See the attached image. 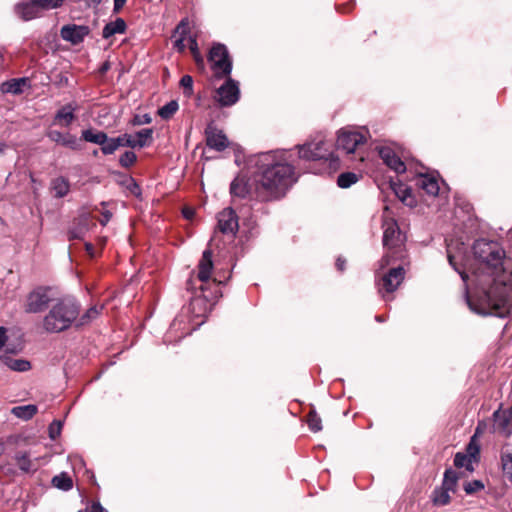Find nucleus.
Returning a JSON list of instances; mask_svg holds the SVG:
<instances>
[{
  "label": "nucleus",
  "mask_w": 512,
  "mask_h": 512,
  "mask_svg": "<svg viewBox=\"0 0 512 512\" xmlns=\"http://www.w3.org/2000/svg\"><path fill=\"white\" fill-rule=\"evenodd\" d=\"M37 459L38 458L32 459L28 451H17L13 456L15 464L23 473L36 472L38 469V465L36 464Z\"/></svg>",
  "instance_id": "f3484780"
},
{
  "label": "nucleus",
  "mask_w": 512,
  "mask_h": 512,
  "mask_svg": "<svg viewBox=\"0 0 512 512\" xmlns=\"http://www.w3.org/2000/svg\"><path fill=\"white\" fill-rule=\"evenodd\" d=\"M37 406L36 405H24V406H17L12 409V414L16 416L17 418L23 419V420H29L31 419L36 413H37Z\"/></svg>",
  "instance_id": "cd10ccee"
},
{
  "label": "nucleus",
  "mask_w": 512,
  "mask_h": 512,
  "mask_svg": "<svg viewBox=\"0 0 512 512\" xmlns=\"http://www.w3.org/2000/svg\"><path fill=\"white\" fill-rule=\"evenodd\" d=\"M383 246L385 255L380 261L381 268L388 266L393 260L403 257V245L405 236L400 231L395 219L384 217L383 220Z\"/></svg>",
  "instance_id": "20e7f679"
},
{
  "label": "nucleus",
  "mask_w": 512,
  "mask_h": 512,
  "mask_svg": "<svg viewBox=\"0 0 512 512\" xmlns=\"http://www.w3.org/2000/svg\"><path fill=\"white\" fill-rule=\"evenodd\" d=\"M227 80L217 90L215 100L222 107H229L236 104L240 97L239 83L227 76Z\"/></svg>",
  "instance_id": "1a4fd4ad"
},
{
  "label": "nucleus",
  "mask_w": 512,
  "mask_h": 512,
  "mask_svg": "<svg viewBox=\"0 0 512 512\" xmlns=\"http://www.w3.org/2000/svg\"><path fill=\"white\" fill-rule=\"evenodd\" d=\"M451 491L448 489H445L443 487L436 488L433 491L432 501L434 505L437 506H444L447 505L450 502V493Z\"/></svg>",
  "instance_id": "c85d7f7f"
},
{
  "label": "nucleus",
  "mask_w": 512,
  "mask_h": 512,
  "mask_svg": "<svg viewBox=\"0 0 512 512\" xmlns=\"http://www.w3.org/2000/svg\"><path fill=\"white\" fill-rule=\"evenodd\" d=\"M52 484L61 490L68 491L72 488L73 482L72 479L66 474L61 473L52 478Z\"/></svg>",
  "instance_id": "473e14b6"
},
{
  "label": "nucleus",
  "mask_w": 512,
  "mask_h": 512,
  "mask_svg": "<svg viewBox=\"0 0 512 512\" xmlns=\"http://www.w3.org/2000/svg\"><path fill=\"white\" fill-rule=\"evenodd\" d=\"M1 361L11 370L26 372L31 369V363L25 359H15L8 355L1 356Z\"/></svg>",
  "instance_id": "bb28decb"
},
{
  "label": "nucleus",
  "mask_w": 512,
  "mask_h": 512,
  "mask_svg": "<svg viewBox=\"0 0 512 512\" xmlns=\"http://www.w3.org/2000/svg\"><path fill=\"white\" fill-rule=\"evenodd\" d=\"M307 424L312 432H319L322 430V420L314 409L308 414Z\"/></svg>",
  "instance_id": "58836bf2"
},
{
  "label": "nucleus",
  "mask_w": 512,
  "mask_h": 512,
  "mask_svg": "<svg viewBox=\"0 0 512 512\" xmlns=\"http://www.w3.org/2000/svg\"><path fill=\"white\" fill-rule=\"evenodd\" d=\"M127 0H114L113 12L119 13Z\"/></svg>",
  "instance_id": "3c124183"
},
{
  "label": "nucleus",
  "mask_w": 512,
  "mask_h": 512,
  "mask_svg": "<svg viewBox=\"0 0 512 512\" xmlns=\"http://www.w3.org/2000/svg\"><path fill=\"white\" fill-rule=\"evenodd\" d=\"M137 160V156L133 151H126L124 154L120 156L119 163L123 167H130Z\"/></svg>",
  "instance_id": "37998d69"
},
{
  "label": "nucleus",
  "mask_w": 512,
  "mask_h": 512,
  "mask_svg": "<svg viewBox=\"0 0 512 512\" xmlns=\"http://www.w3.org/2000/svg\"><path fill=\"white\" fill-rule=\"evenodd\" d=\"M366 130H356L350 127L342 128L338 132L336 146L346 154L356 153L358 148L367 141Z\"/></svg>",
  "instance_id": "423d86ee"
},
{
  "label": "nucleus",
  "mask_w": 512,
  "mask_h": 512,
  "mask_svg": "<svg viewBox=\"0 0 512 512\" xmlns=\"http://www.w3.org/2000/svg\"><path fill=\"white\" fill-rule=\"evenodd\" d=\"M183 215L187 219H191L194 215V211L191 208H184Z\"/></svg>",
  "instance_id": "6e6d98bb"
},
{
  "label": "nucleus",
  "mask_w": 512,
  "mask_h": 512,
  "mask_svg": "<svg viewBox=\"0 0 512 512\" xmlns=\"http://www.w3.org/2000/svg\"><path fill=\"white\" fill-rule=\"evenodd\" d=\"M230 191L234 196L244 197L247 192L246 184L243 182V180L236 178L230 185Z\"/></svg>",
  "instance_id": "ea45409f"
},
{
  "label": "nucleus",
  "mask_w": 512,
  "mask_h": 512,
  "mask_svg": "<svg viewBox=\"0 0 512 512\" xmlns=\"http://www.w3.org/2000/svg\"><path fill=\"white\" fill-rule=\"evenodd\" d=\"M501 463L504 476L512 482V453L503 454Z\"/></svg>",
  "instance_id": "a19ab883"
},
{
  "label": "nucleus",
  "mask_w": 512,
  "mask_h": 512,
  "mask_svg": "<svg viewBox=\"0 0 512 512\" xmlns=\"http://www.w3.org/2000/svg\"><path fill=\"white\" fill-rule=\"evenodd\" d=\"M238 228V217L233 209L225 208L218 214V229L223 234L234 236Z\"/></svg>",
  "instance_id": "ddd939ff"
},
{
  "label": "nucleus",
  "mask_w": 512,
  "mask_h": 512,
  "mask_svg": "<svg viewBox=\"0 0 512 512\" xmlns=\"http://www.w3.org/2000/svg\"><path fill=\"white\" fill-rule=\"evenodd\" d=\"M463 243L447 244V258L463 282L469 280L474 293H466L472 311L480 315L505 317L512 311V260L506 257L502 245L493 240L479 239L473 245L475 264L471 274L461 268Z\"/></svg>",
  "instance_id": "f257e3e1"
},
{
  "label": "nucleus",
  "mask_w": 512,
  "mask_h": 512,
  "mask_svg": "<svg viewBox=\"0 0 512 512\" xmlns=\"http://www.w3.org/2000/svg\"><path fill=\"white\" fill-rule=\"evenodd\" d=\"M494 417L497 421L498 427L503 431H507L510 426V419L505 414L500 415L499 411L494 413Z\"/></svg>",
  "instance_id": "a18cd8bd"
},
{
  "label": "nucleus",
  "mask_w": 512,
  "mask_h": 512,
  "mask_svg": "<svg viewBox=\"0 0 512 512\" xmlns=\"http://www.w3.org/2000/svg\"><path fill=\"white\" fill-rule=\"evenodd\" d=\"M179 105L178 102L175 100H172L168 103H166L164 106H162L158 110V114L162 119H170L178 110Z\"/></svg>",
  "instance_id": "f704fd0d"
},
{
  "label": "nucleus",
  "mask_w": 512,
  "mask_h": 512,
  "mask_svg": "<svg viewBox=\"0 0 512 512\" xmlns=\"http://www.w3.org/2000/svg\"><path fill=\"white\" fill-rule=\"evenodd\" d=\"M152 119L150 115L143 114V115H135L131 121V123L135 126L143 125V124H149L151 123Z\"/></svg>",
  "instance_id": "de8ad7c7"
},
{
  "label": "nucleus",
  "mask_w": 512,
  "mask_h": 512,
  "mask_svg": "<svg viewBox=\"0 0 512 512\" xmlns=\"http://www.w3.org/2000/svg\"><path fill=\"white\" fill-rule=\"evenodd\" d=\"M212 269V253L210 250H205L198 264V279L201 282L208 281L211 277Z\"/></svg>",
  "instance_id": "412c9836"
},
{
  "label": "nucleus",
  "mask_w": 512,
  "mask_h": 512,
  "mask_svg": "<svg viewBox=\"0 0 512 512\" xmlns=\"http://www.w3.org/2000/svg\"><path fill=\"white\" fill-rule=\"evenodd\" d=\"M47 136L51 141L69 147L71 149H77L78 147L77 139L73 135L63 134L57 130H51L47 133Z\"/></svg>",
  "instance_id": "5701e85b"
},
{
  "label": "nucleus",
  "mask_w": 512,
  "mask_h": 512,
  "mask_svg": "<svg viewBox=\"0 0 512 512\" xmlns=\"http://www.w3.org/2000/svg\"><path fill=\"white\" fill-rule=\"evenodd\" d=\"M75 110H76V107L73 106L72 104H67V105L63 106L62 108H60L57 111V113L55 115V122L61 126H65V127L69 126L75 118V115H74Z\"/></svg>",
  "instance_id": "b1692460"
},
{
  "label": "nucleus",
  "mask_w": 512,
  "mask_h": 512,
  "mask_svg": "<svg viewBox=\"0 0 512 512\" xmlns=\"http://www.w3.org/2000/svg\"><path fill=\"white\" fill-rule=\"evenodd\" d=\"M378 153L383 162L396 173H404L406 166L399 158L395 150L389 146H381L378 148Z\"/></svg>",
  "instance_id": "4468645a"
},
{
  "label": "nucleus",
  "mask_w": 512,
  "mask_h": 512,
  "mask_svg": "<svg viewBox=\"0 0 512 512\" xmlns=\"http://www.w3.org/2000/svg\"><path fill=\"white\" fill-rule=\"evenodd\" d=\"M102 306L100 307H97V306H92L91 308H89L78 320V322L76 323L77 326H83V325H86L88 323H90L92 320L96 319L99 314H100V311L102 310Z\"/></svg>",
  "instance_id": "72a5a7b5"
},
{
  "label": "nucleus",
  "mask_w": 512,
  "mask_h": 512,
  "mask_svg": "<svg viewBox=\"0 0 512 512\" xmlns=\"http://www.w3.org/2000/svg\"><path fill=\"white\" fill-rule=\"evenodd\" d=\"M119 137L121 147L143 148L149 146L153 140V129L145 128L135 134L124 133Z\"/></svg>",
  "instance_id": "9d476101"
},
{
  "label": "nucleus",
  "mask_w": 512,
  "mask_h": 512,
  "mask_svg": "<svg viewBox=\"0 0 512 512\" xmlns=\"http://www.w3.org/2000/svg\"><path fill=\"white\" fill-rule=\"evenodd\" d=\"M6 148H7V145L5 143L1 142L0 143V154L4 153Z\"/></svg>",
  "instance_id": "bf43d9fd"
},
{
  "label": "nucleus",
  "mask_w": 512,
  "mask_h": 512,
  "mask_svg": "<svg viewBox=\"0 0 512 512\" xmlns=\"http://www.w3.org/2000/svg\"><path fill=\"white\" fill-rule=\"evenodd\" d=\"M391 188L402 203L409 207L415 206L416 200L412 195L411 189L406 184L401 182H392Z\"/></svg>",
  "instance_id": "aec40b11"
},
{
  "label": "nucleus",
  "mask_w": 512,
  "mask_h": 512,
  "mask_svg": "<svg viewBox=\"0 0 512 512\" xmlns=\"http://www.w3.org/2000/svg\"><path fill=\"white\" fill-rule=\"evenodd\" d=\"M41 11L60 7L64 0H35Z\"/></svg>",
  "instance_id": "79ce46f5"
},
{
  "label": "nucleus",
  "mask_w": 512,
  "mask_h": 512,
  "mask_svg": "<svg viewBox=\"0 0 512 512\" xmlns=\"http://www.w3.org/2000/svg\"><path fill=\"white\" fill-rule=\"evenodd\" d=\"M102 217H103V218L100 220V223H101L102 225H106V224L109 222V220L111 219L112 214H111L109 211H105V212L102 214Z\"/></svg>",
  "instance_id": "864d4df0"
},
{
  "label": "nucleus",
  "mask_w": 512,
  "mask_h": 512,
  "mask_svg": "<svg viewBox=\"0 0 512 512\" xmlns=\"http://www.w3.org/2000/svg\"><path fill=\"white\" fill-rule=\"evenodd\" d=\"M80 304L71 297L59 299L43 318L47 333H60L69 329L78 319Z\"/></svg>",
  "instance_id": "7ed1b4c3"
},
{
  "label": "nucleus",
  "mask_w": 512,
  "mask_h": 512,
  "mask_svg": "<svg viewBox=\"0 0 512 512\" xmlns=\"http://www.w3.org/2000/svg\"><path fill=\"white\" fill-rule=\"evenodd\" d=\"M190 33L189 21L187 18L182 19L180 23L176 26L174 31V37L178 35V38L175 39L173 46L178 52H183L186 48L185 40Z\"/></svg>",
  "instance_id": "6ab92c4d"
},
{
  "label": "nucleus",
  "mask_w": 512,
  "mask_h": 512,
  "mask_svg": "<svg viewBox=\"0 0 512 512\" xmlns=\"http://www.w3.org/2000/svg\"><path fill=\"white\" fill-rule=\"evenodd\" d=\"M206 144L216 151L225 150L229 141L224 132L218 129L213 123H209L205 129Z\"/></svg>",
  "instance_id": "f8f14e48"
},
{
  "label": "nucleus",
  "mask_w": 512,
  "mask_h": 512,
  "mask_svg": "<svg viewBox=\"0 0 512 512\" xmlns=\"http://www.w3.org/2000/svg\"><path fill=\"white\" fill-rule=\"evenodd\" d=\"M107 134L104 132H95L91 129H87L82 131V138L90 143H95L98 145H102L105 142Z\"/></svg>",
  "instance_id": "c756f323"
},
{
  "label": "nucleus",
  "mask_w": 512,
  "mask_h": 512,
  "mask_svg": "<svg viewBox=\"0 0 512 512\" xmlns=\"http://www.w3.org/2000/svg\"><path fill=\"white\" fill-rule=\"evenodd\" d=\"M89 512H108V511L106 509H104L99 502H94L90 506Z\"/></svg>",
  "instance_id": "603ef678"
},
{
  "label": "nucleus",
  "mask_w": 512,
  "mask_h": 512,
  "mask_svg": "<svg viewBox=\"0 0 512 512\" xmlns=\"http://www.w3.org/2000/svg\"><path fill=\"white\" fill-rule=\"evenodd\" d=\"M292 155L291 151L279 150L255 157L258 172L255 175L254 190L260 200H277L296 182Z\"/></svg>",
  "instance_id": "f03ea898"
},
{
  "label": "nucleus",
  "mask_w": 512,
  "mask_h": 512,
  "mask_svg": "<svg viewBox=\"0 0 512 512\" xmlns=\"http://www.w3.org/2000/svg\"><path fill=\"white\" fill-rule=\"evenodd\" d=\"M345 259H342L341 257H339L336 261V267L339 271H344L345 269Z\"/></svg>",
  "instance_id": "5fc2aeb1"
},
{
  "label": "nucleus",
  "mask_w": 512,
  "mask_h": 512,
  "mask_svg": "<svg viewBox=\"0 0 512 512\" xmlns=\"http://www.w3.org/2000/svg\"><path fill=\"white\" fill-rule=\"evenodd\" d=\"M479 447L472 442L467 447V454L458 452L454 457V465L457 468H465L469 472L474 471L473 463L477 461Z\"/></svg>",
  "instance_id": "dca6fc26"
},
{
  "label": "nucleus",
  "mask_w": 512,
  "mask_h": 512,
  "mask_svg": "<svg viewBox=\"0 0 512 512\" xmlns=\"http://www.w3.org/2000/svg\"><path fill=\"white\" fill-rule=\"evenodd\" d=\"M300 159L304 160H331L335 161L332 144L320 137L303 145L297 146Z\"/></svg>",
  "instance_id": "39448f33"
},
{
  "label": "nucleus",
  "mask_w": 512,
  "mask_h": 512,
  "mask_svg": "<svg viewBox=\"0 0 512 512\" xmlns=\"http://www.w3.org/2000/svg\"><path fill=\"white\" fill-rule=\"evenodd\" d=\"M50 189L56 198H63L70 191V182L63 176L56 177L51 181Z\"/></svg>",
  "instance_id": "393cba45"
},
{
  "label": "nucleus",
  "mask_w": 512,
  "mask_h": 512,
  "mask_svg": "<svg viewBox=\"0 0 512 512\" xmlns=\"http://www.w3.org/2000/svg\"><path fill=\"white\" fill-rule=\"evenodd\" d=\"M119 147H121L119 137L108 138L107 136L104 144L101 145V150L105 155H110L113 154Z\"/></svg>",
  "instance_id": "e433bc0d"
},
{
  "label": "nucleus",
  "mask_w": 512,
  "mask_h": 512,
  "mask_svg": "<svg viewBox=\"0 0 512 512\" xmlns=\"http://www.w3.org/2000/svg\"><path fill=\"white\" fill-rule=\"evenodd\" d=\"M180 85L188 90V93L191 94L193 90V79L190 75H184L180 80Z\"/></svg>",
  "instance_id": "09e8293b"
},
{
  "label": "nucleus",
  "mask_w": 512,
  "mask_h": 512,
  "mask_svg": "<svg viewBox=\"0 0 512 512\" xmlns=\"http://www.w3.org/2000/svg\"><path fill=\"white\" fill-rule=\"evenodd\" d=\"M82 237V230H71L70 231V238H81Z\"/></svg>",
  "instance_id": "13d9d810"
},
{
  "label": "nucleus",
  "mask_w": 512,
  "mask_h": 512,
  "mask_svg": "<svg viewBox=\"0 0 512 512\" xmlns=\"http://www.w3.org/2000/svg\"><path fill=\"white\" fill-rule=\"evenodd\" d=\"M208 60L216 78L230 76L232 61L225 45L215 44L209 52Z\"/></svg>",
  "instance_id": "0eeeda50"
},
{
  "label": "nucleus",
  "mask_w": 512,
  "mask_h": 512,
  "mask_svg": "<svg viewBox=\"0 0 512 512\" xmlns=\"http://www.w3.org/2000/svg\"><path fill=\"white\" fill-rule=\"evenodd\" d=\"M376 320L379 322L383 321L382 317H379V316L376 317Z\"/></svg>",
  "instance_id": "e2e57ef3"
},
{
  "label": "nucleus",
  "mask_w": 512,
  "mask_h": 512,
  "mask_svg": "<svg viewBox=\"0 0 512 512\" xmlns=\"http://www.w3.org/2000/svg\"><path fill=\"white\" fill-rule=\"evenodd\" d=\"M189 48L193 55V58L198 66H204V59L199 51L198 43L195 36H189Z\"/></svg>",
  "instance_id": "4c0bfd02"
},
{
  "label": "nucleus",
  "mask_w": 512,
  "mask_h": 512,
  "mask_svg": "<svg viewBox=\"0 0 512 512\" xmlns=\"http://www.w3.org/2000/svg\"><path fill=\"white\" fill-rule=\"evenodd\" d=\"M7 339V329L5 327H0V350L4 347Z\"/></svg>",
  "instance_id": "8fccbe9b"
},
{
  "label": "nucleus",
  "mask_w": 512,
  "mask_h": 512,
  "mask_svg": "<svg viewBox=\"0 0 512 512\" xmlns=\"http://www.w3.org/2000/svg\"><path fill=\"white\" fill-rule=\"evenodd\" d=\"M126 23L122 18H117L115 21L107 23L102 31V36L105 39L112 37L115 34H123L126 31Z\"/></svg>",
  "instance_id": "a878e982"
},
{
  "label": "nucleus",
  "mask_w": 512,
  "mask_h": 512,
  "mask_svg": "<svg viewBox=\"0 0 512 512\" xmlns=\"http://www.w3.org/2000/svg\"><path fill=\"white\" fill-rule=\"evenodd\" d=\"M458 478L459 477L456 471L452 469H447L444 473V478L441 487L454 492Z\"/></svg>",
  "instance_id": "7c9ffc66"
},
{
  "label": "nucleus",
  "mask_w": 512,
  "mask_h": 512,
  "mask_svg": "<svg viewBox=\"0 0 512 512\" xmlns=\"http://www.w3.org/2000/svg\"><path fill=\"white\" fill-rule=\"evenodd\" d=\"M85 2V5L87 7H96L100 2L101 0H83Z\"/></svg>",
  "instance_id": "4d7b16f0"
},
{
  "label": "nucleus",
  "mask_w": 512,
  "mask_h": 512,
  "mask_svg": "<svg viewBox=\"0 0 512 512\" xmlns=\"http://www.w3.org/2000/svg\"><path fill=\"white\" fill-rule=\"evenodd\" d=\"M417 184L428 195L437 196L439 193V182L438 179L433 175L420 174Z\"/></svg>",
  "instance_id": "4be33fe9"
},
{
  "label": "nucleus",
  "mask_w": 512,
  "mask_h": 512,
  "mask_svg": "<svg viewBox=\"0 0 512 512\" xmlns=\"http://www.w3.org/2000/svg\"><path fill=\"white\" fill-rule=\"evenodd\" d=\"M15 12L24 21H29L41 15V10L35 0L19 3L15 6Z\"/></svg>",
  "instance_id": "a211bd4d"
},
{
  "label": "nucleus",
  "mask_w": 512,
  "mask_h": 512,
  "mask_svg": "<svg viewBox=\"0 0 512 512\" xmlns=\"http://www.w3.org/2000/svg\"><path fill=\"white\" fill-rule=\"evenodd\" d=\"M382 296H383V298L385 299V301H390V300H391V297H388V296H386L385 294H383Z\"/></svg>",
  "instance_id": "052dcab7"
},
{
  "label": "nucleus",
  "mask_w": 512,
  "mask_h": 512,
  "mask_svg": "<svg viewBox=\"0 0 512 512\" xmlns=\"http://www.w3.org/2000/svg\"><path fill=\"white\" fill-rule=\"evenodd\" d=\"M25 83V78L12 79L2 85V90L7 93L18 94L22 92V87Z\"/></svg>",
  "instance_id": "2f4dec72"
},
{
  "label": "nucleus",
  "mask_w": 512,
  "mask_h": 512,
  "mask_svg": "<svg viewBox=\"0 0 512 512\" xmlns=\"http://www.w3.org/2000/svg\"><path fill=\"white\" fill-rule=\"evenodd\" d=\"M92 249H93L92 245L91 244H87V250H92Z\"/></svg>",
  "instance_id": "680f3d73"
},
{
  "label": "nucleus",
  "mask_w": 512,
  "mask_h": 512,
  "mask_svg": "<svg viewBox=\"0 0 512 512\" xmlns=\"http://www.w3.org/2000/svg\"><path fill=\"white\" fill-rule=\"evenodd\" d=\"M358 181L357 174L353 172L342 173L338 176L337 184L341 188H349Z\"/></svg>",
  "instance_id": "c9c22d12"
},
{
  "label": "nucleus",
  "mask_w": 512,
  "mask_h": 512,
  "mask_svg": "<svg viewBox=\"0 0 512 512\" xmlns=\"http://www.w3.org/2000/svg\"><path fill=\"white\" fill-rule=\"evenodd\" d=\"M89 33L90 28L86 25L67 24L60 30L61 38L72 45L82 43Z\"/></svg>",
  "instance_id": "9b49d317"
},
{
  "label": "nucleus",
  "mask_w": 512,
  "mask_h": 512,
  "mask_svg": "<svg viewBox=\"0 0 512 512\" xmlns=\"http://www.w3.org/2000/svg\"><path fill=\"white\" fill-rule=\"evenodd\" d=\"M50 289L37 287L30 291L25 299L24 311L26 313H40L44 311L51 302Z\"/></svg>",
  "instance_id": "6e6552de"
},
{
  "label": "nucleus",
  "mask_w": 512,
  "mask_h": 512,
  "mask_svg": "<svg viewBox=\"0 0 512 512\" xmlns=\"http://www.w3.org/2000/svg\"><path fill=\"white\" fill-rule=\"evenodd\" d=\"M484 488V484L480 480H473L464 485V491L467 494H472Z\"/></svg>",
  "instance_id": "c03bdc74"
},
{
  "label": "nucleus",
  "mask_w": 512,
  "mask_h": 512,
  "mask_svg": "<svg viewBox=\"0 0 512 512\" xmlns=\"http://www.w3.org/2000/svg\"><path fill=\"white\" fill-rule=\"evenodd\" d=\"M405 271L402 267L390 269V271L382 277V287L379 289L380 293L383 290L390 294L394 292L404 279Z\"/></svg>",
  "instance_id": "2eb2a0df"
},
{
  "label": "nucleus",
  "mask_w": 512,
  "mask_h": 512,
  "mask_svg": "<svg viewBox=\"0 0 512 512\" xmlns=\"http://www.w3.org/2000/svg\"><path fill=\"white\" fill-rule=\"evenodd\" d=\"M61 429H62V422L61 421H53L49 426L50 438L53 440L56 439L60 435Z\"/></svg>",
  "instance_id": "49530a36"
}]
</instances>
